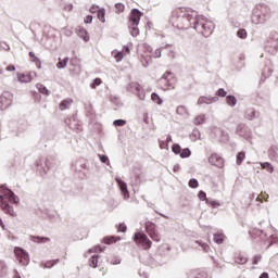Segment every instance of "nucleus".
<instances>
[{"instance_id":"obj_50","label":"nucleus","mask_w":278,"mask_h":278,"mask_svg":"<svg viewBox=\"0 0 278 278\" xmlns=\"http://www.w3.org/2000/svg\"><path fill=\"white\" fill-rule=\"evenodd\" d=\"M84 23H86L87 25L92 23V15H87L85 18H84Z\"/></svg>"},{"instance_id":"obj_37","label":"nucleus","mask_w":278,"mask_h":278,"mask_svg":"<svg viewBox=\"0 0 278 278\" xmlns=\"http://www.w3.org/2000/svg\"><path fill=\"white\" fill-rule=\"evenodd\" d=\"M115 11L117 12V14H121V12H125V4L116 3L115 4Z\"/></svg>"},{"instance_id":"obj_48","label":"nucleus","mask_w":278,"mask_h":278,"mask_svg":"<svg viewBox=\"0 0 278 278\" xmlns=\"http://www.w3.org/2000/svg\"><path fill=\"white\" fill-rule=\"evenodd\" d=\"M261 261H262V255H256L254 256L252 264L257 265L260 264Z\"/></svg>"},{"instance_id":"obj_20","label":"nucleus","mask_w":278,"mask_h":278,"mask_svg":"<svg viewBox=\"0 0 278 278\" xmlns=\"http://www.w3.org/2000/svg\"><path fill=\"white\" fill-rule=\"evenodd\" d=\"M28 55H29L30 62H33L37 66V68H42V63L40 62V59L36 56V53L29 52Z\"/></svg>"},{"instance_id":"obj_9","label":"nucleus","mask_w":278,"mask_h":278,"mask_svg":"<svg viewBox=\"0 0 278 278\" xmlns=\"http://www.w3.org/2000/svg\"><path fill=\"white\" fill-rule=\"evenodd\" d=\"M36 77H38L36 72L17 73V81L20 84H29Z\"/></svg>"},{"instance_id":"obj_22","label":"nucleus","mask_w":278,"mask_h":278,"mask_svg":"<svg viewBox=\"0 0 278 278\" xmlns=\"http://www.w3.org/2000/svg\"><path fill=\"white\" fill-rule=\"evenodd\" d=\"M30 240L33 242H37L39 244H42L45 242H50L51 239H49V237L31 236Z\"/></svg>"},{"instance_id":"obj_34","label":"nucleus","mask_w":278,"mask_h":278,"mask_svg":"<svg viewBox=\"0 0 278 278\" xmlns=\"http://www.w3.org/2000/svg\"><path fill=\"white\" fill-rule=\"evenodd\" d=\"M260 165L265 170H268V173H273V170H274L273 165L270 163H268V162L260 163Z\"/></svg>"},{"instance_id":"obj_4","label":"nucleus","mask_w":278,"mask_h":278,"mask_svg":"<svg viewBox=\"0 0 278 278\" xmlns=\"http://www.w3.org/2000/svg\"><path fill=\"white\" fill-rule=\"evenodd\" d=\"M157 86L161 90H173V88H175V77H173V73L166 72L163 77L159 79Z\"/></svg>"},{"instance_id":"obj_41","label":"nucleus","mask_w":278,"mask_h":278,"mask_svg":"<svg viewBox=\"0 0 278 278\" xmlns=\"http://www.w3.org/2000/svg\"><path fill=\"white\" fill-rule=\"evenodd\" d=\"M100 84H103V80H101V78H96L91 84V88L94 90Z\"/></svg>"},{"instance_id":"obj_21","label":"nucleus","mask_w":278,"mask_h":278,"mask_svg":"<svg viewBox=\"0 0 278 278\" xmlns=\"http://www.w3.org/2000/svg\"><path fill=\"white\" fill-rule=\"evenodd\" d=\"M104 244H114L116 242H121V237L109 236L103 238Z\"/></svg>"},{"instance_id":"obj_23","label":"nucleus","mask_w":278,"mask_h":278,"mask_svg":"<svg viewBox=\"0 0 278 278\" xmlns=\"http://www.w3.org/2000/svg\"><path fill=\"white\" fill-rule=\"evenodd\" d=\"M225 233L216 232L213 237V240L216 242V244H223L225 242Z\"/></svg>"},{"instance_id":"obj_10","label":"nucleus","mask_w":278,"mask_h":278,"mask_svg":"<svg viewBox=\"0 0 278 278\" xmlns=\"http://www.w3.org/2000/svg\"><path fill=\"white\" fill-rule=\"evenodd\" d=\"M208 162L210 164H212L213 166H217V168H223V166H225V159H223V156L214 153L208 157Z\"/></svg>"},{"instance_id":"obj_53","label":"nucleus","mask_w":278,"mask_h":278,"mask_svg":"<svg viewBox=\"0 0 278 278\" xmlns=\"http://www.w3.org/2000/svg\"><path fill=\"white\" fill-rule=\"evenodd\" d=\"M100 273H102V275H106L108 274V267H101Z\"/></svg>"},{"instance_id":"obj_19","label":"nucleus","mask_w":278,"mask_h":278,"mask_svg":"<svg viewBox=\"0 0 278 278\" xmlns=\"http://www.w3.org/2000/svg\"><path fill=\"white\" fill-rule=\"evenodd\" d=\"M71 105H73V99H65L59 104V110H61V112H64V110H68Z\"/></svg>"},{"instance_id":"obj_51","label":"nucleus","mask_w":278,"mask_h":278,"mask_svg":"<svg viewBox=\"0 0 278 278\" xmlns=\"http://www.w3.org/2000/svg\"><path fill=\"white\" fill-rule=\"evenodd\" d=\"M100 160L103 164H108V162H110V159L106 155H100Z\"/></svg>"},{"instance_id":"obj_17","label":"nucleus","mask_w":278,"mask_h":278,"mask_svg":"<svg viewBox=\"0 0 278 278\" xmlns=\"http://www.w3.org/2000/svg\"><path fill=\"white\" fill-rule=\"evenodd\" d=\"M115 181L117 182L122 193L124 194V199H129V190H127V184L121 178H116Z\"/></svg>"},{"instance_id":"obj_28","label":"nucleus","mask_w":278,"mask_h":278,"mask_svg":"<svg viewBox=\"0 0 278 278\" xmlns=\"http://www.w3.org/2000/svg\"><path fill=\"white\" fill-rule=\"evenodd\" d=\"M97 16L101 23H105V9H100Z\"/></svg>"},{"instance_id":"obj_31","label":"nucleus","mask_w":278,"mask_h":278,"mask_svg":"<svg viewBox=\"0 0 278 278\" xmlns=\"http://www.w3.org/2000/svg\"><path fill=\"white\" fill-rule=\"evenodd\" d=\"M226 103H228L231 108H233V105H236V103H238V100L233 96H228L226 98Z\"/></svg>"},{"instance_id":"obj_58","label":"nucleus","mask_w":278,"mask_h":278,"mask_svg":"<svg viewBox=\"0 0 278 278\" xmlns=\"http://www.w3.org/2000/svg\"><path fill=\"white\" fill-rule=\"evenodd\" d=\"M0 75H3V68L0 67Z\"/></svg>"},{"instance_id":"obj_33","label":"nucleus","mask_w":278,"mask_h":278,"mask_svg":"<svg viewBox=\"0 0 278 278\" xmlns=\"http://www.w3.org/2000/svg\"><path fill=\"white\" fill-rule=\"evenodd\" d=\"M190 155H192V152L188 148L182 149L180 152V157L182 159L190 157Z\"/></svg>"},{"instance_id":"obj_43","label":"nucleus","mask_w":278,"mask_h":278,"mask_svg":"<svg viewBox=\"0 0 278 278\" xmlns=\"http://www.w3.org/2000/svg\"><path fill=\"white\" fill-rule=\"evenodd\" d=\"M200 201H208L210 199H207V194L204 191H200L198 194Z\"/></svg>"},{"instance_id":"obj_36","label":"nucleus","mask_w":278,"mask_h":278,"mask_svg":"<svg viewBox=\"0 0 278 278\" xmlns=\"http://www.w3.org/2000/svg\"><path fill=\"white\" fill-rule=\"evenodd\" d=\"M206 204L211 205V207H220V202L215 200H206Z\"/></svg>"},{"instance_id":"obj_5","label":"nucleus","mask_w":278,"mask_h":278,"mask_svg":"<svg viewBox=\"0 0 278 278\" xmlns=\"http://www.w3.org/2000/svg\"><path fill=\"white\" fill-rule=\"evenodd\" d=\"M134 241L136 242V244H139L143 249V251H149V249L153 247V242L144 232H136L134 236Z\"/></svg>"},{"instance_id":"obj_52","label":"nucleus","mask_w":278,"mask_h":278,"mask_svg":"<svg viewBox=\"0 0 278 278\" xmlns=\"http://www.w3.org/2000/svg\"><path fill=\"white\" fill-rule=\"evenodd\" d=\"M5 71L14 72V71H16V67L14 65H9V66H7Z\"/></svg>"},{"instance_id":"obj_6","label":"nucleus","mask_w":278,"mask_h":278,"mask_svg":"<svg viewBox=\"0 0 278 278\" xmlns=\"http://www.w3.org/2000/svg\"><path fill=\"white\" fill-rule=\"evenodd\" d=\"M146 231L153 242H160L162 240V236H160V232H157V229L155 228V224L152 222L146 223Z\"/></svg>"},{"instance_id":"obj_40","label":"nucleus","mask_w":278,"mask_h":278,"mask_svg":"<svg viewBox=\"0 0 278 278\" xmlns=\"http://www.w3.org/2000/svg\"><path fill=\"white\" fill-rule=\"evenodd\" d=\"M68 64V59H65V60H60L59 63L56 64V66L59 68H65V66Z\"/></svg>"},{"instance_id":"obj_59","label":"nucleus","mask_w":278,"mask_h":278,"mask_svg":"<svg viewBox=\"0 0 278 278\" xmlns=\"http://www.w3.org/2000/svg\"><path fill=\"white\" fill-rule=\"evenodd\" d=\"M179 110H184V106H179V108L177 109V112H179Z\"/></svg>"},{"instance_id":"obj_14","label":"nucleus","mask_w":278,"mask_h":278,"mask_svg":"<svg viewBox=\"0 0 278 278\" xmlns=\"http://www.w3.org/2000/svg\"><path fill=\"white\" fill-rule=\"evenodd\" d=\"M217 101H218V98L216 97L202 96L198 100V105H212V103H216Z\"/></svg>"},{"instance_id":"obj_32","label":"nucleus","mask_w":278,"mask_h":278,"mask_svg":"<svg viewBox=\"0 0 278 278\" xmlns=\"http://www.w3.org/2000/svg\"><path fill=\"white\" fill-rule=\"evenodd\" d=\"M151 99L154 103H156L157 105H162V98H160V96L157 93H152Z\"/></svg>"},{"instance_id":"obj_26","label":"nucleus","mask_w":278,"mask_h":278,"mask_svg":"<svg viewBox=\"0 0 278 278\" xmlns=\"http://www.w3.org/2000/svg\"><path fill=\"white\" fill-rule=\"evenodd\" d=\"M36 88L38 89V91H39L41 94H46V97H49V89H47V87H45V85H42V84H37V85H36Z\"/></svg>"},{"instance_id":"obj_35","label":"nucleus","mask_w":278,"mask_h":278,"mask_svg":"<svg viewBox=\"0 0 278 278\" xmlns=\"http://www.w3.org/2000/svg\"><path fill=\"white\" fill-rule=\"evenodd\" d=\"M237 36H238V38H241V39H243L244 40V38H247V29H244V28H241V29H239L238 31H237Z\"/></svg>"},{"instance_id":"obj_12","label":"nucleus","mask_w":278,"mask_h":278,"mask_svg":"<svg viewBox=\"0 0 278 278\" xmlns=\"http://www.w3.org/2000/svg\"><path fill=\"white\" fill-rule=\"evenodd\" d=\"M185 16H187V18L190 16L186 8H176L172 12V18H185Z\"/></svg>"},{"instance_id":"obj_15","label":"nucleus","mask_w":278,"mask_h":278,"mask_svg":"<svg viewBox=\"0 0 278 278\" xmlns=\"http://www.w3.org/2000/svg\"><path fill=\"white\" fill-rule=\"evenodd\" d=\"M130 90L132 92H136L140 99L144 98V89L142 88V85L139 83H131L130 84Z\"/></svg>"},{"instance_id":"obj_57","label":"nucleus","mask_w":278,"mask_h":278,"mask_svg":"<svg viewBox=\"0 0 278 278\" xmlns=\"http://www.w3.org/2000/svg\"><path fill=\"white\" fill-rule=\"evenodd\" d=\"M260 197H263L264 199H268V194H261Z\"/></svg>"},{"instance_id":"obj_39","label":"nucleus","mask_w":278,"mask_h":278,"mask_svg":"<svg viewBox=\"0 0 278 278\" xmlns=\"http://www.w3.org/2000/svg\"><path fill=\"white\" fill-rule=\"evenodd\" d=\"M117 231L125 233V231H127V225H125V223L118 224Z\"/></svg>"},{"instance_id":"obj_38","label":"nucleus","mask_w":278,"mask_h":278,"mask_svg":"<svg viewBox=\"0 0 278 278\" xmlns=\"http://www.w3.org/2000/svg\"><path fill=\"white\" fill-rule=\"evenodd\" d=\"M189 188H199V180L192 178L189 180Z\"/></svg>"},{"instance_id":"obj_3","label":"nucleus","mask_w":278,"mask_h":278,"mask_svg":"<svg viewBox=\"0 0 278 278\" xmlns=\"http://www.w3.org/2000/svg\"><path fill=\"white\" fill-rule=\"evenodd\" d=\"M143 13L140 12V10L138 9H132L130 11V15L128 18V27L130 29V34L131 36H134L135 38L137 36H140V29L138 28V25H140V18H142Z\"/></svg>"},{"instance_id":"obj_13","label":"nucleus","mask_w":278,"mask_h":278,"mask_svg":"<svg viewBox=\"0 0 278 278\" xmlns=\"http://www.w3.org/2000/svg\"><path fill=\"white\" fill-rule=\"evenodd\" d=\"M189 278H210V275L205 269H192L189 271Z\"/></svg>"},{"instance_id":"obj_47","label":"nucleus","mask_w":278,"mask_h":278,"mask_svg":"<svg viewBox=\"0 0 278 278\" xmlns=\"http://www.w3.org/2000/svg\"><path fill=\"white\" fill-rule=\"evenodd\" d=\"M99 10H101V9H99V7L92 5V7L89 9V12H90L91 14H98V13H99Z\"/></svg>"},{"instance_id":"obj_42","label":"nucleus","mask_w":278,"mask_h":278,"mask_svg":"<svg viewBox=\"0 0 278 278\" xmlns=\"http://www.w3.org/2000/svg\"><path fill=\"white\" fill-rule=\"evenodd\" d=\"M126 123L125 119H116L113 122V125H115V127H123Z\"/></svg>"},{"instance_id":"obj_25","label":"nucleus","mask_w":278,"mask_h":278,"mask_svg":"<svg viewBox=\"0 0 278 278\" xmlns=\"http://www.w3.org/2000/svg\"><path fill=\"white\" fill-rule=\"evenodd\" d=\"M89 266L91 268H97V266H99V255H93L89 258Z\"/></svg>"},{"instance_id":"obj_54","label":"nucleus","mask_w":278,"mask_h":278,"mask_svg":"<svg viewBox=\"0 0 278 278\" xmlns=\"http://www.w3.org/2000/svg\"><path fill=\"white\" fill-rule=\"evenodd\" d=\"M165 142H166L167 144H168V142H173V137H170V135H168V136L166 137Z\"/></svg>"},{"instance_id":"obj_7","label":"nucleus","mask_w":278,"mask_h":278,"mask_svg":"<svg viewBox=\"0 0 278 278\" xmlns=\"http://www.w3.org/2000/svg\"><path fill=\"white\" fill-rule=\"evenodd\" d=\"M14 99V94L10 91H4L0 96V110H8L10 105H12V101Z\"/></svg>"},{"instance_id":"obj_18","label":"nucleus","mask_w":278,"mask_h":278,"mask_svg":"<svg viewBox=\"0 0 278 278\" xmlns=\"http://www.w3.org/2000/svg\"><path fill=\"white\" fill-rule=\"evenodd\" d=\"M250 236L251 238H266V235L264 233V230L260 229V228H252L250 230Z\"/></svg>"},{"instance_id":"obj_2","label":"nucleus","mask_w":278,"mask_h":278,"mask_svg":"<svg viewBox=\"0 0 278 278\" xmlns=\"http://www.w3.org/2000/svg\"><path fill=\"white\" fill-rule=\"evenodd\" d=\"M194 29L207 38V36H212V33L214 31V23L203 15H198L195 17Z\"/></svg>"},{"instance_id":"obj_55","label":"nucleus","mask_w":278,"mask_h":278,"mask_svg":"<svg viewBox=\"0 0 278 278\" xmlns=\"http://www.w3.org/2000/svg\"><path fill=\"white\" fill-rule=\"evenodd\" d=\"M260 278H270V277L268 276V273H263L261 274Z\"/></svg>"},{"instance_id":"obj_56","label":"nucleus","mask_w":278,"mask_h":278,"mask_svg":"<svg viewBox=\"0 0 278 278\" xmlns=\"http://www.w3.org/2000/svg\"><path fill=\"white\" fill-rule=\"evenodd\" d=\"M67 10H70V11L73 10V4H68Z\"/></svg>"},{"instance_id":"obj_1","label":"nucleus","mask_w":278,"mask_h":278,"mask_svg":"<svg viewBox=\"0 0 278 278\" xmlns=\"http://www.w3.org/2000/svg\"><path fill=\"white\" fill-rule=\"evenodd\" d=\"M0 208L4 212V214H9V216H16V212H14V207L12 205H16L18 203V198L12 192V190L0 187Z\"/></svg>"},{"instance_id":"obj_29","label":"nucleus","mask_w":278,"mask_h":278,"mask_svg":"<svg viewBox=\"0 0 278 278\" xmlns=\"http://www.w3.org/2000/svg\"><path fill=\"white\" fill-rule=\"evenodd\" d=\"M194 125H203L205 123V115H198L194 121Z\"/></svg>"},{"instance_id":"obj_46","label":"nucleus","mask_w":278,"mask_h":278,"mask_svg":"<svg viewBox=\"0 0 278 278\" xmlns=\"http://www.w3.org/2000/svg\"><path fill=\"white\" fill-rule=\"evenodd\" d=\"M99 251H101V247H94L92 249H89L86 255H88V253H99Z\"/></svg>"},{"instance_id":"obj_30","label":"nucleus","mask_w":278,"mask_h":278,"mask_svg":"<svg viewBox=\"0 0 278 278\" xmlns=\"http://www.w3.org/2000/svg\"><path fill=\"white\" fill-rule=\"evenodd\" d=\"M172 151L173 153H175V155H180L181 154V146H179V143H174L172 147Z\"/></svg>"},{"instance_id":"obj_8","label":"nucleus","mask_w":278,"mask_h":278,"mask_svg":"<svg viewBox=\"0 0 278 278\" xmlns=\"http://www.w3.org/2000/svg\"><path fill=\"white\" fill-rule=\"evenodd\" d=\"M14 254L17 257V261L20 262V264H22L23 266H27V264H29V254H27L25 250L21 248H15Z\"/></svg>"},{"instance_id":"obj_27","label":"nucleus","mask_w":278,"mask_h":278,"mask_svg":"<svg viewBox=\"0 0 278 278\" xmlns=\"http://www.w3.org/2000/svg\"><path fill=\"white\" fill-rule=\"evenodd\" d=\"M245 157H247V153H244V152H239L238 154H237V166H241L242 165V162H244V160H245Z\"/></svg>"},{"instance_id":"obj_16","label":"nucleus","mask_w":278,"mask_h":278,"mask_svg":"<svg viewBox=\"0 0 278 278\" xmlns=\"http://www.w3.org/2000/svg\"><path fill=\"white\" fill-rule=\"evenodd\" d=\"M76 34L79 38L84 40V42H88L90 40V35L88 34V30L81 26L77 27Z\"/></svg>"},{"instance_id":"obj_45","label":"nucleus","mask_w":278,"mask_h":278,"mask_svg":"<svg viewBox=\"0 0 278 278\" xmlns=\"http://www.w3.org/2000/svg\"><path fill=\"white\" fill-rule=\"evenodd\" d=\"M217 97H227V91L225 89L220 88L216 91Z\"/></svg>"},{"instance_id":"obj_44","label":"nucleus","mask_w":278,"mask_h":278,"mask_svg":"<svg viewBox=\"0 0 278 278\" xmlns=\"http://www.w3.org/2000/svg\"><path fill=\"white\" fill-rule=\"evenodd\" d=\"M197 243H198L200 247H202V249H203V251H204L205 253H208V252H210V245H208L207 243H201V242H199V241H197Z\"/></svg>"},{"instance_id":"obj_49","label":"nucleus","mask_w":278,"mask_h":278,"mask_svg":"<svg viewBox=\"0 0 278 278\" xmlns=\"http://www.w3.org/2000/svg\"><path fill=\"white\" fill-rule=\"evenodd\" d=\"M159 144H160V149H168V143H166V141L160 140Z\"/></svg>"},{"instance_id":"obj_11","label":"nucleus","mask_w":278,"mask_h":278,"mask_svg":"<svg viewBox=\"0 0 278 278\" xmlns=\"http://www.w3.org/2000/svg\"><path fill=\"white\" fill-rule=\"evenodd\" d=\"M130 51H129V47L124 46L123 51H118V50H114L112 51V55L114 56V59L116 60V62H122L123 58H125V55H129Z\"/></svg>"},{"instance_id":"obj_24","label":"nucleus","mask_w":278,"mask_h":278,"mask_svg":"<svg viewBox=\"0 0 278 278\" xmlns=\"http://www.w3.org/2000/svg\"><path fill=\"white\" fill-rule=\"evenodd\" d=\"M235 262L236 264H247V262H249V258H247L244 254L239 253L235 256Z\"/></svg>"}]
</instances>
